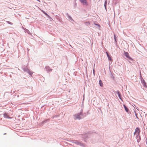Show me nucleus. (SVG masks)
Segmentation results:
<instances>
[{
  "instance_id": "obj_5",
  "label": "nucleus",
  "mask_w": 147,
  "mask_h": 147,
  "mask_svg": "<svg viewBox=\"0 0 147 147\" xmlns=\"http://www.w3.org/2000/svg\"><path fill=\"white\" fill-rule=\"evenodd\" d=\"M106 53L107 54V56L108 57L109 60H110L111 61H112V59H111V57L109 56V55L108 54V53L107 52H106Z\"/></svg>"
},
{
  "instance_id": "obj_14",
  "label": "nucleus",
  "mask_w": 147,
  "mask_h": 147,
  "mask_svg": "<svg viewBox=\"0 0 147 147\" xmlns=\"http://www.w3.org/2000/svg\"><path fill=\"white\" fill-rule=\"evenodd\" d=\"M30 75H32V73H30Z\"/></svg>"
},
{
  "instance_id": "obj_3",
  "label": "nucleus",
  "mask_w": 147,
  "mask_h": 147,
  "mask_svg": "<svg viewBox=\"0 0 147 147\" xmlns=\"http://www.w3.org/2000/svg\"><path fill=\"white\" fill-rule=\"evenodd\" d=\"M80 1L83 5H88L86 0H80Z\"/></svg>"
},
{
  "instance_id": "obj_9",
  "label": "nucleus",
  "mask_w": 147,
  "mask_h": 147,
  "mask_svg": "<svg viewBox=\"0 0 147 147\" xmlns=\"http://www.w3.org/2000/svg\"><path fill=\"white\" fill-rule=\"evenodd\" d=\"M107 0H106L105 1V3L104 6H105V8H106V5H107Z\"/></svg>"
},
{
  "instance_id": "obj_11",
  "label": "nucleus",
  "mask_w": 147,
  "mask_h": 147,
  "mask_svg": "<svg viewBox=\"0 0 147 147\" xmlns=\"http://www.w3.org/2000/svg\"><path fill=\"white\" fill-rule=\"evenodd\" d=\"M95 25L97 26V28H100V26L99 25H98L96 24H95Z\"/></svg>"
},
{
  "instance_id": "obj_15",
  "label": "nucleus",
  "mask_w": 147,
  "mask_h": 147,
  "mask_svg": "<svg viewBox=\"0 0 147 147\" xmlns=\"http://www.w3.org/2000/svg\"><path fill=\"white\" fill-rule=\"evenodd\" d=\"M144 85H146V83H145V82H144Z\"/></svg>"
},
{
  "instance_id": "obj_6",
  "label": "nucleus",
  "mask_w": 147,
  "mask_h": 147,
  "mask_svg": "<svg viewBox=\"0 0 147 147\" xmlns=\"http://www.w3.org/2000/svg\"><path fill=\"white\" fill-rule=\"evenodd\" d=\"M99 84H100V85L101 86H103V83H102V81L100 80H99Z\"/></svg>"
},
{
  "instance_id": "obj_4",
  "label": "nucleus",
  "mask_w": 147,
  "mask_h": 147,
  "mask_svg": "<svg viewBox=\"0 0 147 147\" xmlns=\"http://www.w3.org/2000/svg\"><path fill=\"white\" fill-rule=\"evenodd\" d=\"M75 119H80V115H76L74 116Z\"/></svg>"
},
{
  "instance_id": "obj_2",
  "label": "nucleus",
  "mask_w": 147,
  "mask_h": 147,
  "mask_svg": "<svg viewBox=\"0 0 147 147\" xmlns=\"http://www.w3.org/2000/svg\"><path fill=\"white\" fill-rule=\"evenodd\" d=\"M125 55L129 59L131 60L132 61H133V59L131 58L129 56L128 53L127 52H124Z\"/></svg>"
},
{
  "instance_id": "obj_7",
  "label": "nucleus",
  "mask_w": 147,
  "mask_h": 147,
  "mask_svg": "<svg viewBox=\"0 0 147 147\" xmlns=\"http://www.w3.org/2000/svg\"><path fill=\"white\" fill-rule=\"evenodd\" d=\"M123 106L125 108V110L126 111V112H128V108L126 107V106L125 105H123Z\"/></svg>"
},
{
  "instance_id": "obj_13",
  "label": "nucleus",
  "mask_w": 147,
  "mask_h": 147,
  "mask_svg": "<svg viewBox=\"0 0 147 147\" xmlns=\"http://www.w3.org/2000/svg\"><path fill=\"white\" fill-rule=\"evenodd\" d=\"M7 23L9 24H12V23L10 22H7Z\"/></svg>"
},
{
  "instance_id": "obj_16",
  "label": "nucleus",
  "mask_w": 147,
  "mask_h": 147,
  "mask_svg": "<svg viewBox=\"0 0 147 147\" xmlns=\"http://www.w3.org/2000/svg\"><path fill=\"white\" fill-rule=\"evenodd\" d=\"M93 73H94V70H93Z\"/></svg>"
},
{
  "instance_id": "obj_12",
  "label": "nucleus",
  "mask_w": 147,
  "mask_h": 147,
  "mask_svg": "<svg viewBox=\"0 0 147 147\" xmlns=\"http://www.w3.org/2000/svg\"><path fill=\"white\" fill-rule=\"evenodd\" d=\"M114 37L115 40V41L116 42V37L115 34L114 35Z\"/></svg>"
},
{
  "instance_id": "obj_17",
  "label": "nucleus",
  "mask_w": 147,
  "mask_h": 147,
  "mask_svg": "<svg viewBox=\"0 0 147 147\" xmlns=\"http://www.w3.org/2000/svg\"><path fill=\"white\" fill-rule=\"evenodd\" d=\"M37 1H39L40 2V0H37Z\"/></svg>"
},
{
  "instance_id": "obj_8",
  "label": "nucleus",
  "mask_w": 147,
  "mask_h": 147,
  "mask_svg": "<svg viewBox=\"0 0 147 147\" xmlns=\"http://www.w3.org/2000/svg\"><path fill=\"white\" fill-rule=\"evenodd\" d=\"M4 117L6 118H9V116L6 114H4Z\"/></svg>"
},
{
  "instance_id": "obj_1",
  "label": "nucleus",
  "mask_w": 147,
  "mask_h": 147,
  "mask_svg": "<svg viewBox=\"0 0 147 147\" xmlns=\"http://www.w3.org/2000/svg\"><path fill=\"white\" fill-rule=\"evenodd\" d=\"M140 132V130L139 128H136L135 129V131L134 134V135L138 136Z\"/></svg>"
},
{
  "instance_id": "obj_10",
  "label": "nucleus",
  "mask_w": 147,
  "mask_h": 147,
  "mask_svg": "<svg viewBox=\"0 0 147 147\" xmlns=\"http://www.w3.org/2000/svg\"><path fill=\"white\" fill-rule=\"evenodd\" d=\"M42 11L47 16H49V15L46 12H45L44 11L42 10Z\"/></svg>"
}]
</instances>
